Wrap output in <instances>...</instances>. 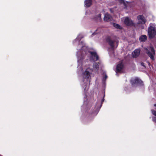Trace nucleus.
Masks as SVG:
<instances>
[{"label":"nucleus","instance_id":"obj_1","mask_svg":"<svg viewBox=\"0 0 156 156\" xmlns=\"http://www.w3.org/2000/svg\"><path fill=\"white\" fill-rule=\"evenodd\" d=\"M86 56L82 58L80 56L77 55V73L78 74H82V80L81 82L82 87L86 93L89 88V84L90 82L91 76L93 72H98L99 69V65L101 64V63L98 62H94L93 67L90 64L94 62L89 61V57Z\"/></svg>","mask_w":156,"mask_h":156},{"label":"nucleus","instance_id":"obj_2","mask_svg":"<svg viewBox=\"0 0 156 156\" xmlns=\"http://www.w3.org/2000/svg\"><path fill=\"white\" fill-rule=\"evenodd\" d=\"M84 37L82 34H79L76 38L73 41V44L77 47V50L80 51L77 52L76 53L77 58L78 54L82 58L86 56V58L90 55L89 61L94 62L98 60L99 57L95 50L91 51L88 50L86 44L82 41H80L81 39Z\"/></svg>","mask_w":156,"mask_h":156},{"label":"nucleus","instance_id":"obj_3","mask_svg":"<svg viewBox=\"0 0 156 156\" xmlns=\"http://www.w3.org/2000/svg\"><path fill=\"white\" fill-rule=\"evenodd\" d=\"M116 40L117 37L114 36L108 37L106 39V41L110 46V47L108 48L109 54L112 57H115L114 50L115 48V44L117 43Z\"/></svg>","mask_w":156,"mask_h":156},{"label":"nucleus","instance_id":"obj_4","mask_svg":"<svg viewBox=\"0 0 156 156\" xmlns=\"http://www.w3.org/2000/svg\"><path fill=\"white\" fill-rule=\"evenodd\" d=\"M105 96V92L104 91L103 95L101 96H99L98 97V99L96 104L95 106L94 109V111H93L91 114V115L93 116L96 115L99 112L102 106V104H103L104 101V97Z\"/></svg>","mask_w":156,"mask_h":156},{"label":"nucleus","instance_id":"obj_5","mask_svg":"<svg viewBox=\"0 0 156 156\" xmlns=\"http://www.w3.org/2000/svg\"><path fill=\"white\" fill-rule=\"evenodd\" d=\"M146 53L152 60H154V56L155 55V51L152 45L144 48Z\"/></svg>","mask_w":156,"mask_h":156},{"label":"nucleus","instance_id":"obj_6","mask_svg":"<svg viewBox=\"0 0 156 156\" xmlns=\"http://www.w3.org/2000/svg\"><path fill=\"white\" fill-rule=\"evenodd\" d=\"M148 34L150 39H153L156 35L155 28L152 26L149 27L148 30Z\"/></svg>","mask_w":156,"mask_h":156},{"label":"nucleus","instance_id":"obj_7","mask_svg":"<svg viewBox=\"0 0 156 156\" xmlns=\"http://www.w3.org/2000/svg\"><path fill=\"white\" fill-rule=\"evenodd\" d=\"M130 83L133 87H135L139 85H142L143 82L137 77L134 79H132L130 80Z\"/></svg>","mask_w":156,"mask_h":156},{"label":"nucleus","instance_id":"obj_8","mask_svg":"<svg viewBox=\"0 0 156 156\" xmlns=\"http://www.w3.org/2000/svg\"><path fill=\"white\" fill-rule=\"evenodd\" d=\"M124 23L127 26H133L134 24L133 21L131 20L128 17L125 18Z\"/></svg>","mask_w":156,"mask_h":156},{"label":"nucleus","instance_id":"obj_9","mask_svg":"<svg viewBox=\"0 0 156 156\" xmlns=\"http://www.w3.org/2000/svg\"><path fill=\"white\" fill-rule=\"evenodd\" d=\"M124 73V66L122 63L118 64V73Z\"/></svg>","mask_w":156,"mask_h":156},{"label":"nucleus","instance_id":"obj_10","mask_svg":"<svg viewBox=\"0 0 156 156\" xmlns=\"http://www.w3.org/2000/svg\"><path fill=\"white\" fill-rule=\"evenodd\" d=\"M140 49H135L132 54L133 57L137 58L140 54Z\"/></svg>","mask_w":156,"mask_h":156},{"label":"nucleus","instance_id":"obj_11","mask_svg":"<svg viewBox=\"0 0 156 156\" xmlns=\"http://www.w3.org/2000/svg\"><path fill=\"white\" fill-rule=\"evenodd\" d=\"M112 19V17L111 15L108 13H106L105 14L104 20L105 21H110Z\"/></svg>","mask_w":156,"mask_h":156},{"label":"nucleus","instance_id":"obj_12","mask_svg":"<svg viewBox=\"0 0 156 156\" xmlns=\"http://www.w3.org/2000/svg\"><path fill=\"white\" fill-rule=\"evenodd\" d=\"M102 83L104 84L105 83V81L106 79L108 78V76L105 71L103 72L102 74Z\"/></svg>","mask_w":156,"mask_h":156},{"label":"nucleus","instance_id":"obj_13","mask_svg":"<svg viewBox=\"0 0 156 156\" xmlns=\"http://www.w3.org/2000/svg\"><path fill=\"white\" fill-rule=\"evenodd\" d=\"M92 3V0H85L84 1L85 6L89 7L91 6Z\"/></svg>","mask_w":156,"mask_h":156},{"label":"nucleus","instance_id":"obj_14","mask_svg":"<svg viewBox=\"0 0 156 156\" xmlns=\"http://www.w3.org/2000/svg\"><path fill=\"white\" fill-rule=\"evenodd\" d=\"M137 19L139 20H141L142 21L141 23L144 24L146 22V20L144 18L143 15H139L137 16Z\"/></svg>","mask_w":156,"mask_h":156},{"label":"nucleus","instance_id":"obj_15","mask_svg":"<svg viewBox=\"0 0 156 156\" xmlns=\"http://www.w3.org/2000/svg\"><path fill=\"white\" fill-rule=\"evenodd\" d=\"M147 38V36L145 35H142L140 37L139 40L141 42H145Z\"/></svg>","mask_w":156,"mask_h":156},{"label":"nucleus","instance_id":"obj_16","mask_svg":"<svg viewBox=\"0 0 156 156\" xmlns=\"http://www.w3.org/2000/svg\"><path fill=\"white\" fill-rule=\"evenodd\" d=\"M101 13H99L95 17L94 19V20L97 22L100 21L101 20Z\"/></svg>","mask_w":156,"mask_h":156},{"label":"nucleus","instance_id":"obj_17","mask_svg":"<svg viewBox=\"0 0 156 156\" xmlns=\"http://www.w3.org/2000/svg\"><path fill=\"white\" fill-rule=\"evenodd\" d=\"M151 112L152 114L156 116V111H155L154 110L152 109L151 110Z\"/></svg>","mask_w":156,"mask_h":156},{"label":"nucleus","instance_id":"obj_18","mask_svg":"<svg viewBox=\"0 0 156 156\" xmlns=\"http://www.w3.org/2000/svg\"><path fill=\"white\" fill-rule=\"evenodd\" d=\"M152 120L154 122L156 123V116L153 117L152 118Z\"/></svg>","mask_w":156,"mask_h":156},{"label":"nucleus","instance_id":"obj_19","mask_svg":"<svg viewBox=\"0 0 156 156\" xmlns=\"http://www.w3.org/2000/svg\"><path fill=\"white\" fill-rule=\"evenodd\" d=\"M87 95L85 94V95H84V98H87ZM86 100H87V99H85V100H84V104L83 107H84V106H85L84 104H85V103H86Z\"/></svg>","mask_w":156,"mask_h":156},{"label":"nucleus","instance_id":"obj_20","mask_svg":"<svg viewBox=\"0 0 156 156\" xmlns=\"http://www.w3.org/2000/svg\"><path fill=\"white\" fill-rule=\"evenodd\" d=\"M112 24H113V26L114 27H115L116 28H117V23H113Z\"/></svg>","mask_w":156,"mask_h":156},{"label":"nucleus","instance_id":"obj_21","mask_svg":"<svg viewBox=\"0 0 156 156\" xmlns=\"http://www.w3.org/2000/svg\"><path fill=\"white\" fill-rule=\"evenodd\" d=\"M115 72L116 73V75L117 74V65H116L115 66Z\"/></svg>","mask_w":156,"mask_h":156},{"label":"nucleus","instance_id":"obj_22","mask_svg":"<svg viewBox=\"0 0 156 156\" xmlns=\"http://www.w3.org/2000/svg\"><path fill=\"white\" fill-rule=\"evenodd\" d=\"M141 65L142 66H144V67L145 68H146V67H145V66L144 65V63H143V62H141Z\"/></svg>","mask_w":156,"mask_h":156},{"label":"nucleus","instance_id":"obj_23","mask_svg":"<svg viewBox=\"0 0 156 156\" xmlns=\"http://www.w3.org/2000/svg\"><path fill=\"white\" fill-rule=\"evenodd\" d=\"M122 28V27L121 26H120L118 24V29H121Z\"/></svg>","mask_w":156,"mask_h":156},{"label":"nucleus","instance_id":"obj_24","mask_svg":"<svg viewBox=\"0 0 156 156\" xmlns=\"http://www.w3.org/2000/svg\"><path fill=\"white\" fill-rule=\"evenodd\" d=\"M97 30H96V31L94 32V33H93L92 34V35H95L96 34H97Z\"/></svg>","mask_w":156,"mask_h":156},{"label":"nucleus","instance_id":"obj_25","mask_svg":"<svg viewBox=\"0 0 156 156\" xmlns=\"http://www.w3.org/2000/svg\"><path fill=\"white\" fill-rule=\"evenodd\" d=\"M154 106L155 107H156V104H154Z\"/></svg>","mask_w":156,"mask_h":156},{"label":"nucleus","instance_id":"obj_26","mask_svg":"<svg viewBox=\"0 0 156 156\" xmlns=\"http://www.w3.org/2000/svg\"><path fill=\"white\" fill-rule=\"evenodd\" d=\"M149 65H150V64L149 62L148 63Z\"/></svg>","mask_w":156,"mask_h":156},{"label":"nucleus","instance_id":"obj_27","mask_svg":"<svg viewBox=\"0 0 156 156\" xmlns=\"http://www.w3.org/2000/svg\"><path fill=\"white\" fill-rule=\"evenodd\" d=\"M82 109L83 108V106H82Z\"/></svg>","mask_w":156,"mask_h":156}]
</instances>
